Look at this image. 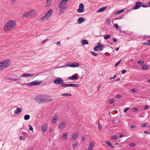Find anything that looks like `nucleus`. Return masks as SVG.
Listing matches in <instances>:
<instances>
[{
  "instance_id": "obj_1",
  "label": "nucleus",
  "mask_w": 150,
  "mask_h": 150,
  "mask_svg": "<svg viewBox=\"0 0 150 150\" xmlns=\"http://www.w3.org/2000/svg\"><path fill=\"white\" fill-rule=\"evenodd\" d=\"M16 22L13 20L8 21L4 27L5 31H9L12 30L15 26Z\"/></svg>"
},
{
  "instance_id": "obj_2",
  "label": "nucleus",
  "mask_w": 150,
  "mask_h": 150,
  "mask_svg": "<svg viewBox=\"0 0 150 150\" xmlns=\"http://www.w3.org/2000/svg\"><path fill=\"white\" fill-rule=\"evenodd\" d=\"M11 64L9 59H6L0 62V70L8 67Z\"/></svg>"
},
{
  "instance_id": "obj_3",
  "label": "nucleus",
  "mask_w": 150,
  "mask_h": 150,
  "mask_svg": "<svg viewBox=\"0 0 150 150\" xmlns=\"http://www.w3.org/2000/svg\"><path fill=\"white\" fill-rule=\"evenodd\" d=\"M53 82L56 84H62V85L65 84L64 82L61 78H58V79H55Z\"/></svg>"
},
{
  "instance_id": "obj_4",
  "label": "nucleus",
  "mask_w": 150,
  "mask_h": 150,
  "mask_svg": "<svg viewBox=\"0 0 150 150\" xmlns=\"http://www.w3.org/2000/svg\"><path fill=\"white\" fill-rule=\"evenodd\" d=\"M79 66V64L78 62H74L68 64L66 66L72 67H78Z\"/></svg>"
},
{
  "instance_id": "obj_5",
  "label": "nucleus",
  "mask_w": 150,
  "mask_h": 150,
  "mask_svg": "<svg viewBox=\"0 0 150 150\" xmlns=\"http://www.w3.org/2000/svg\"><path fill=\"white\" fill-rule=\"evenodd\" d=\"M41 81L38 82L37 81L35 80L31 82H30L28 83V85L29 86H33L35 85H38L40 84Z\"/></svg>"
},
{
  "instance_id": "obj_6",
  "label": "nucleus",
  "mask_w": 150,
  "mask_h": 150,
  "mask_svg": "<svg viewBox=\"0 0 150 150\" xmlns=\"http://www.w3.org/2000/svg\"><path fill=\"white\" fill-rule=\"evenodd\" d=\"M36 101L39 103H43V97L42 96H38L35 98Z\"/></svg>"
},
{
  "instance_id": "obj_7",
  "label": "nucleus",
  "mask_w": 150,
  "mask_h": 150,
  "mask_svg": "<svg viewBox=\"0 0 150 150\" xmlns=\"http://www.w3.org/2000/svg\"><path fill=\"white\" fill-rule=\"evenodd\" d=\"M52 9H50L46 13L45 15L44 16V17H45L46 18L50 17L52 16Z\"/></svg>"
},
{
  "instance_id": "obj_8",
  "label": "nucleus",
  "mask_w": 150,
  "mask_h": 150,
  "mask_svg": "<svg viewBox=\"0 0 150 150\" xmlns=\"http://www.w3.org/2000/svg\"><path fill=\"white\" fill-rule=\"evenodd\" d=\"M143 4V3L141 2H137L135 4L134 6L133 7V9H137L139 8L141 6V5Z\"/></svg>"
},
{
  "instance_id": "obj_9",
  "label": "nucleus",
  "mask_w": 150,
  "mask_h": 150,
  "mask_svg": "<svg viewBox=\"0 0 150 150\" xmlns=\"http://www.w3.org/2000/svg\"><path fill=\"white\" fill-rule=\"evenodd\" d=\"M84 10V7L83 4H80L79 6V8L77 9V11L79 13H82Z\"/></svg>"
},
{
  "instance_id": "obj_10",
  "label": "nucleus",
  "mask_w": 150,
  "mask_h": 150,
  "mask_svg": "<svg viewBox=\"0 0 150 150\" xmlns=\"http://www.w3.org/2000/svg\"><path fill=\"white\" fill-rule=\"evenodd\" d=\"M43 97V103H45V102L50 101L51 100V98L49 96H48L45 95L42 96Z\"/></svg>"
},
{
  "instance_id": "obj_11",
  "label": "nucleus",
  "mask_w": 150,
  "mask_h": 150,
  "mask_svg": "<svg viewBox=\"0 0 150 150\" xmlns=\"http://www.w3.org/2000/svg\"><path fill=\"white\" fill-rule=\"evenodd\" d=\"M79 77L78 74H76L72 76L71 77H69L68 79L71 80H76L78 79Z\"/></svg>"
},
{
  "instance_id": "obj_12",
  "label": "nucleus",
  "mask_w": 150,
  "mask_h": 150,
  "mask_svg": "<svg viewBox=\"0 0 150 150\" xmlns=\"http://www.w3.org/2000/svg\"><path fill=\"white\" fill-rule=\"evenodd\" d=\"M66 124L65 121H62L58 127L61 129H63L64 128Z\"/></svg>"
},
{
  "instance_id": "obj_13",
  "label": "nucleus",
  "mask_w": 150,
  "mask_h": 150,
  "mask_svg": "<svg viewBox=\"0 0 150 150\" xmlns=\"http://www.w3.org/2000/svg\"><path fill=\"white\" fill-rule=\"evenodd\" d=\"M64 86H65V87H69V86H72V87H77L79 86L77 84H65L63 85H61V87H63Z\"/></svg>"
},
{
  "instance_id": "obj_14",
  "label": "nucleus",
  "mask_w": 150,
  "mask_h": 150,
  "mask_svg": "<svg viewBox=\"0 0 150 150\" xmlns=\"http://www.w3.org/2000/svg\"><path fill=\"white\" fill-rule=\"evenodd\" d=\"M104 46V44H101V45H98L96 46H95L94 47V50L95 51H97L98 50H99L102 47H103Z\"/></svg>"
},
{
  "instance_id": "obj_15",
  "label": "nucleus",
  "mask_w": 150,
  "mask_h": 150,
  "mask_svg": "<svg viewBox=\"0 0 150 150\" xmlns=\"http://www.w3.org/2000/svg\"><path fill=\"white\" fill-rule=\"evenodd\" d=\"M58 119L57 116L56 115H54L52 119L51 122H52L53 124H55Z\"/></svg>"
},
{
  "instance_id": "obj_16",
  "label": "nucleus",
  "mask_w": 150,
  "mask_h": 150,
  "mask_svg": "<svg viewBox=\"0 0 150 150\" xmlns=\"http://www.w3.org/2000/svg\"><path fill=\"white\" fill-rule=\"evenodd\" d=\"M47 127V125L46 124H43L42 126L41 129L43 132H45L46 131Z\"/></svg>"
},
{
  "instance_id": "obj_17",
  "label": "nucleus",
  "mask_w": 150,
  "mask_h": 150,
  "mask_svg": "<svg viewBox=\"0 0 150 150\" xmlns=\"http://www.w3.org/2000/svg\"><path fill=\"white\" fill-rule=\"evenodd\" d=\"M21 111L22 109L21 108H17V109L14 110V113L15 114H17L20 112Z\"/></svg>"
},
{
  "instance_id": "obj_18",
  "label": "nucleus",
  "mask_w": 150,
  "mask_h": 150,
  "mask_svg": "<svg viewBox=\"0 0 150 150\" xmlns=\"http://www.w3.org/2000/svg\"><path fill=\"white\" fill-rule=\"evenodd\" d=\"M85 19L84 18L82 17H80L78 18V23L79 24H80L82 22H84Z\"/></svg>"
},
{
  "instance_id": "obj_19",
  "label": "nucleus",
  "mask_w": 150,
  "mask_h": 150,
  "mask_svg": "<svg viewBox=\"0 0 150 150\" xmlns=\"http://www.w3.org/2000/svg\"><path fill=\"white\" fill-rule=\"evenodd\" d=\"M34 75V74H28V73H26L25 74H22V77H30V76H32Z\"/></svg>"
},
{
  "instance_id": "obj_20",
  "label": "nucleus",
  "mask_w": 150,
  "mask_h": 150,
  "mask_svg": "<svg viewBox=\"0 0 150 150\" xmlns=\"http://www.w3.org/2000/svg\"><path fill=\"white\" fill-rule=\"evenodd\" d=\"M105 143L107 144L108 146L111 147L112 148H114V146H112V143L110 142V141H106L105 142Z\"/></svg>"
},
{
  "instance_id": "obj_21",
  "label": "nucleus",
  "mask_w": 150,
  "mask_h": 150,
  "mask_svg": "<svg viewBox=\"0 0 150 150\" xmlns=\"http://www.w3.org/2000/svg\"><path fill=\"white\" fill-rule=\"evenodd\" d=\"M29 16H34L35 14V13L34 10H31L28 12Z\"/></svg>"
},
{
  "instance_id": "obj_22",
  "label": "nucleus",
  "mask_w": 150,
  "mask_h": 150,
  "mask_svg": "<svg viewBox=\"0 0 150 150\" xmlns=\"http://www.w3.org/2000/svg\"><path fill=\"white\" fill-rule=\"evenodd\" d=\"M81 43L82 45L88 44V41L86 40H83L81 41Z\"/></svg>"
},
{
  "instance_id": "obj_23",
  "label": "nucleus",
  "mask_w": 150,
  "mask_h": 150,
  "mask_svg": "<svg viewBox=\"0 0 150 150\" xmlns=\"http://www.w3.org/2000/svg\"><path fill=\"white\" fill-rule=\"evenodd\" d=\"M78 135L79 134L77 133H76V134L74 133L71 137V139L74 140H75L77 138Z\"/></svg>"
},
{
  "instance_id": "obj_24",
  "label": "nucleus",
  "mask_w": 150,
  "mask_h": 150,
  "mask_svg": "<svg viewBox=\"0 0 150 150\" xmlns=\"http://www.w3.org/2000/svg\"><path fill=\"white\" fill-rule=\"evenodd\" d=\"M107 8V7H104L99 8L97 11V12H101L103 11Z\"/></svg>"
},
{
  "instance_id": "obj_25",
  "label": "nucleus",
  "mask_w": 150,
  "mask_h": 150,
  "mask_svg": "<svg viewBox=\"0 0 150 150\" xmlns=\"http://www.w3.org/2000/svg\"><path fill=\"white\" fill-rule=\"evenodd\" d=\"M67 133H64L62 136V138L63 139H66L67 137Z\"/></svg>"
},
{
  "instance_id": "obj_26",
  "label": "nucleus",
  "mask_w": 150,
  "mask_h": 150,
  "mask_svg": "<svg viewBox=\"0 0 150 150\" xmlns=\"http://www.w3.org/2000/svg\"><path fill=\"white\" fill-rule=\"evenodd\" d=\"M125 11V9H123L122 10H120L118 11H116L115 12V14L116 15H117L119 14H120L122 12H123Z\"/></svg>"
},
{
  "instance_id": "obj_27",
  "label": "nucleus",
  "mask_w": 150,
  "mask_h": 150,
  "mask_svg": "<svg viewBox=\"0 0 150 150\" xmlns=\"http://www.w3.org/2000/svg\"><path fill=\"white\" fill-rule=\"evenodd\" d=\"M23 18H27L29 17L28 12H26L23 14Z\"/></svg>"
},
{
  "instance_id": "obj_28",
  "label": "nucleus",
  "mask_w": 150,
  "mask_h": 150,
  "mask_svg": "<svg viewBox=\"0 0 150 150\" xmlns=\"http://www.w3.org/2000/svg\"><path fill=\"white\" fill-rule=\"evenodd\" d=\"M94 146V144L92 142H91L89 144L88 148L92 150V147H93Z\"/></svg>"
},
{
  "instance_id": "obj_29",
  "label": "nucleus",
  "mask_w": 150,
  "mask_h": 150,
  "mask_svg": "<svg viewBox=\"0 0 150 150\" xmlns=\"http://www.w3.org/2000/svg\"><path fill=\"white\" fill-rule=\"evenodd\" d=\"M111 38V36L109 35H104V38L105 40H107L110 38Z\"/></svg>"
},
{
  "instance_id": "obj_30",
  "label": "nucleus",
  "mask_w": 150,
  "mask_h": 150,
  "mask_svg": "<svg viewBox=\"0 0 150 150\" xmlns=\"http://www.w3.org/2000/svg\"><path fill=\"white\" fill-rule=\"evenodd\" d=\"M30 117L29 115H25L24 116V118L25 120H28L30 118Z\"/></svg>"
},
{
  "instance_id": "obj_31",
  "label": "nucleus",
  "mask_w": 150,
  "mask_h": 150,
  "mask_svg": "<svg viewBox=\"0 0 150 150\" xmlns=\"http://www.w3.org/2000/svg\"><path fill=\"white\" fill-rule=\"evenodd\" d=\"M142 68L144 70H146L148 68V66L146 64H144L142 65Z\"/></svg>"
},
{
  "instance_id": "obj_32",
  "label": "nucleus",
  "mask_w": 150,
  "mask_h": 150,
  "mask_svg": "<svg viewBox=\"0 0 150 150\" xmlns=\"http://www.w3.org/2000/svg\"><path fill=\"white\" fill-rule=\"evenodd\" d=\"M71 96V94L68 93H64L62 94V96L65 97L70 96Z\"/></svg>"
},
{
  "instance_id": "obj_33",
  "label": "nucleus",
  "mask_w": 150,
  "mask_h": 150,
  "mask_svg": "<svg viewBox=\"0 0 150 150\" xmlns=\"http://www.w3.org/2000/svg\"><path fill=\"white\" fill-rule=\"evenodd\" d=\"M118 138H119V137L118 136H117V135H114V136H112L111 137V139L112 140H115L116 139H118Z\"/></svg>"
},
{
  "instance_id": "obj_34",
  "label": "nucleus",
  "mask_w": 150,
  "mask_h": 150,
  "mask_svg": "<svg viewBox=\"0 0 150 150\" xmlns=\"http://www.w3.org/2000/svg\"><path fill=\"white\" fill-rule=\"evenodd\" d=\"M78 144V142H75L73 145V147L74 149L77 146Z\"/></svg>"
},
{
  "instance_id": "obj_35",
  "label": "nucleus",
  "mask_w": 150,
  "mask_h": 150,
  "mask_svg": "<svg viewBox=\"0 0 150 150\" xmlns=\"http://www.w3.org/2000/svg\"><path fill=\"white\" fill-rule=\"evenodd\" d=\"M115 102L114 100L111 99L109 100V103L110 104H112Z\"/></svg>"
},
{
  "instance_id": "obj_36",
  "label": "nucleus",
  "mask_w": 150,
  "mask_h": 150,
  "mask_svg": "<svg viewBox=\"0 0 150 150\" xmlns=\"http://www.w3.org/2000/svg\"><path fill=\"white\" fill-rule=\"evenodd\" d=\"M144 63V62L142 60H140L138 62V64H143Z\"/></svg>"
},
{
  "instance_id": "obj_37",
  "label": "nucleus",
  "mask_w": 150,
  "mask_h": 150,
  "mask_svg": "<svg viewBox=\"0 0 150 150\" xmlns=\"http://www.w3.org/2000/svg\"><path fill=\"white\" fill-rule=\"evenodd\" d=\"M64 9L62 8L59 11V13L60 15H62V14L64 12Z\"/></svg>"
},
{
  "instance_id": "obj_38",
  "label": "nucleus",
  "mask_w": 150,
  "mask_h": 150,
  "mask_svg": "<svg viewBox=\"0 0 150 150\" xmlns=\"http://www.w3.org/2000/svg\"><path fill=\"white\" fill-rule=\"evenodd\" d=\"M91 54L94 56H97L98 54L97 53H96L94 52H91Z\"/></svg>"
},
{
  "instance_id": "obj_39",
  "label": "nucleus",
  "mask_w": 150,
  "mask_h": 150,
  "mask_svg": "<svg viewBox=\"0 0 150 150\" xmlns=\"http://www.w3.org/2000/svg\"><path fill=\"white\" fill-rule=\"evenodd\" d=\"M28 127H29V130L32 131H33V128L32 127L31 125H28Z\"/></svg>"
},
{
  "instance_id": "obj_40",
  "label": "nucleus",
  "mask_w": 150,
  "mask_h": 150,
  "mask_svg": "<svg viewBox=\"0 0 150 150\" xmlns=\"http://www.w3.org/2000/svg\"><path fill=\"white\" fill-rule=\"evenodd\" d=\"M147 125V124L146 123H143L141 125V127H144L146 126Z\"/></svg>"
},
{
  "instance_id": "obj_41",
  "label": "nucleus",
  "mask_w": 150,
  "mask_h": 150,
  "mask_svg": "<svg viewBox=\"0 0 150 150\" xmlns=\"http://www.w3.org/2000/svg\"><path fill=\"white\" fill-rule=\"evenodd\" d=\"M131 91L132 92H137V90L134 88H133L131 90Z\"/></svg>"
},
{
  "instance_id": "obj_42",
  "label": "nucleus",
  "mask_w": 150,
  "mask_h": 150,
  "mask_svg": "<svg viewBox=\"0 0 150 150\" xmlns=\"http://www.w3.org/2000/svg\"><path fill=\"white\" fill-rule=\"evenodd\" d=\"M19 138L20 139L22 140H23L25 139V137L22 136H20Z\"/></svg>"
},
{
  "instance_id": "obj_43",
  "label": "nucleus",
  "mask_w": 150,
  "mask_h": 150,
  "mask_svg": "<svg viewBox=\"0 0 150 150\" xmlns=\"http://www.w3.org/2000/svg\"><path fill=\"white\" fill-rule=\"evenodd\" d=\"M129 108H125L124 110V112L125 113V112H126L127 111L129 110Z\"/></svg>"
},
{
  "instance_id": "obj_44",
  "label": "nucleus",
  "mask_w": 150,
  "mask_h": 150,
  "mask_svg": "<svg viewBox=\"0 0 150 150\" xmlns=\"http://www.w3.org/2000/svg\"><path fill=\"white\" fill-rule=\"evenodd\" d=\"M121 61V60H120L115 65V67H116L117 66V65L120 64Z\"/></svg>"
},
{
  "instance_id": "obj_45",
  "label": "nucleus",
  "mask_w": 150,
  "mask_h": 150,
  "mask_svg": "<svg viewBox=\"0 0 150 150\" xmlns=\"http://www.w3.org/2000/svg\"><path fill=\"white\" fill-rule=\"evenodd\" d=\"M116 98H120L122 97V96L121 95H118L115 96Z\"/></svg>"
},
{
  "instance_id": "obj_46",
  "label": "nucleus",
  "mask_w": 150,
  "mask_h": 150,
  "mask_svg": "<svg viewBox=\"0 0 150 150\" xmlns=\"http://www.w3.org/2000/svg\"><path fill=\"white\" fill-rule=\"evenodd\" d=\"M98 128L100 130L102 128V126L101 125H100V123L99 122V125L98 126Z\"/></svg>"
},
{
  "instance_id": "obj_47",
  "label": "nucleus",
  "mask_w": 150,
  "mask_h": 150,
  "mask_svg": "<svg viewBox=\"0 0 150 150\" xmlns=\"http://www.w3.org/2000/svg\"><path fill=\"white\" fill-rule=\"evenodd\" d=\"M141 7L146 8L149 6H147V5L143 4L142 5H141Z\"/></svg>"
},
{
  "instance_id": "obj_48",
  "label": "nucleus",
  "mask_w": 150,
  "mask_h": 150,
  "mask_svg": "<svg viewBox=\"0 0 150 150\" xmlns=\"http://www.w3.org/2000/svg\"><path fill=\"white\" fill-rule=\"evenodd\" d=\"M149 108V106L148 105H146L144 106V109H145V110H146V109H148V108Z\"/></svg>"
},
{
  "instance_id": "obj_49",
  "label": "nucleus",
  "mask_w": 150,
  "mask_h": 150,
  "mask_svg": "<svg viewBox=\"0 0 150 150\" xmlns=\"http://www.w3.org/2000/svg\"><path fill=\"white\" fill-rule=\"evenodd\" d=\"M129 145L131 146H134L135 145V144L134 143H132L130 144Z\"/></svg>"
},
{
  "instance_id": "obj_50",
  "label": "nucleus",
  "mask_w": 150,
  "mask_h": 150,
  "mask_svg": "<svg viewBox=\"0 0 150 150\" xmlns=\"http://www.w3.org/2000/svg\"><path fill=\"white\" fill-rule=\"evenodd\" d=\"M114 26L117 28L118 29L119 26L117 24H114Z\"/></svg>"
},
{
  "instance_id": "obj_51",
  "label": "nucleus",
  "mask_w": 150,
  "mask_h": 150,
  "mask_svg": "<svg viewBox=\"0 0 150 150\" xmlns=\"http://www.w3.org/2000/svg\"><path fill=\"white\" fill-rule=\"evenodd\" d=\"M45 18H45V17H44V16H43L41 17L40 19V20L43 21L45 19Z\"/></svg>"
},
{
  "instance_id": "obj_52",
  "label": "nucleus",
  "mask_w": 150,
  "mask_h": 150,
  "mask_svg": "<svg viewBox=\"0 0 150 150\" xmlns=\"http://www.w3.org/2000/svg\"><path fill=\"white\" fill-rule=\"evenodd\" d=\"M20 79V78H13V81H16L18 80H19Z\"/></svg>"
},
{
  "instance_id": "obj_53",
  "label": "nucleus",
  "mask_w": 150,
  "mask_h": 150,
  "mask_svg": "<svg viewBox=\"0 0 150 150\" xmlns=\"http://www.w3.org/2000/svg\"><path fill=\"white\" fill-rule=\"evenodd\" d=\"M149 42H145L143 44V45H148L149 46L150 45L149 44Z\"/></svg>"
},
{
  "instance_id": "obj_54",
  "label": "nucleus",
  "mask_w": 150,
  "mask_h": 150,
  "mask_svg": "<svg viewBox=\"0 0 150 150\" xmlns=\"http://www.w3.org/2000/svg\"><path fill=\"white\" fill-rule=\"evenodd\" d=\"M127 72V71L125 69H123L122 71V74H124L125 73Z\"/></svg>"
},
{
  "instance_id": "obj_55",
  "label": "nucleus",
  "mask_w": 150,
  "mask_h": 150,
  "mask_svg": "<svg viewBox=\"0 0 150 150\" xmlns=\"http://www.w3.org/2000/svg\"><path fill=\"white\" fill-rule=\"evenodd\" d=\"M11 4H14L15 3V0H10Z\"/></svg>"
},
{
  "instance_id": "obj_56",
  "label": "nucleus",
  "mask_w": 150,
  "mask_h": 150,
  "mask_svg": "<svg viewBox=\"0 0 150 150\" xmlns=\"http://www.w3.org/2000/svg\"><path fill=\"white\" fill-rule=\"evenodd\" d=\"M133 110L134 112H135L137 111V109L135 108H134L133 109Z\"/></svg>"
},
{
  "instance_id": "obj_57",
  "label": "nucleus",
  "mask_w": 150,
  "mask_h": 150,
  "mask_svg": "<svg viewBox=\"0 0 150 150\" xmlns=\"http://www.w3.org/2000/svg\"><path fill=\"white\" fill-rule=\"evenodd\" d=\"M112 39L113 42H116L117 41V39L116 38H113Z\"/></svg>"
},
{
  "instance_id": "obj_58",
  "label": "nucleus",
  "mask_w": 150,
  "mask_h": 150,
  "mask_svg": "<svg viewBox=\"0 0 150 150\" xmlns=\"http://www.w3.org/2000/svg\"><path fill=\"white\" fill-rule=\"evenodd\" d=\"M8 79L9 81L10 82H11V81L13 80V78H8Z\"/></svg>"
},
{
  "instance_id": "obj_59",
  "label": "nucleus",
  "mask_w": 150,
  "mask_h": 150,
  "mask_svg": "<svg viewBox=\"0 0 150 150\" xmlns=\"http://www.w3.org/2000/svg\"><path fill=\"white\" fill-rule=\"evenodd\" d=\"M122 18L121 17V16H120V17H117L115 19V20H117V19H121V18Z\"/></svg>"
},
{
  "instance_id": "obj_60",
  "label": "nucleus",
  "mask_w": 150,
  "mask_h": 150,
  "mask_svg": "<svg viewBox=\"0 0 150 150\" xmlns=\"http://www.w3.org/2000/svg\"><path fill=\"white\" fill-rule=\"evenodd\" d=\"M48 40L47 39L45 40L42 41V43H45V42H46L48 41Z\"/></svg>"
},
{
  "instance_id": "obj_61",
  "label": "nucleus",
  "mask_w": 150,
  "mask_h": 150,
  "mask_svg": "<svg viewBox=\"0 0 150 150\" xmlns=\"http://www.w3.org/2000/svg\"><path fill=\"white\" fill-rule=\"evenodd\" d=\"M144 133H145L146 134H149L150 132L148 131H145L144 132Z\"/></svg>"
},
{
  "instance_id": "obj_62",
  "label": "nucleus",
  "mask_w": 150,
  "mask_h": 150,
  "mask_svg": "<svg viewBox=\"0 0 150 150\" xmlns=\"http://www.w3.org/2000/svg\"><path fill=\"white\" fill-rule=\"evenodd\" d=\"M107 23H108V25L109 24H110V21L109 20V19H108L107 20Z\"/></svg>"
},
{
  "instance_id": "obj_63",
  "label": "nucleus",
  "mask_w": 150,
  "mask_h": 150,
  "mask_svg": "<svg viewBox=\"0 0 150 150\" xmlns=\"http://www.w3.org/2000/svg\"><path fill=\"white\" fill-rule=\"evenodd\" d=\"M136 126L134 125H132L131 126V127L132 128H134L136 127Z\"/></svg>"
},
{
  "instance_id": "obj_64",
  "label": "nucleus",
  "mask_w": 150,
  "mask_h": 150,
  "mask_svg": "<svg viewBox=\"0 0 150 150\" xmlns=\"http://www.w3.org/2000/svg\"><path fill=\"white\" fill-rule=\"evenodd\" d=\"M57 45H61L60 42L59 41H58L57 42Z\"/></svg>"
}]
</instances>
